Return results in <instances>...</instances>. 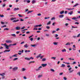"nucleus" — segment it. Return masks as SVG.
Wrapping results in <instances>:
<instances>
[{
    "instance_id": "nucleus-61",
    "label": "nucleus",
    "mask_w": 80,
    "mask_h": 80,
    "mask_svg": "<svg viewBox=\"0 0 80 80\" xmlns=\"http://www.w3.org/2000/svg\"><path fill=\"white\" fill-rule=\"evenodd\" d=\"M63 75V72H61L59 73L60 75Z\"/></svg>"
},
{
    "instance_id": "nucleus-24",
    "label": "nucleus",
    "mask_w": 80,
    "mask_h": 80,
    "mask_svg": "<svg viewBox=\"0 0 80 80\" xmlns=\"http://www.w3.org/2000/svg\"><path fill=\"white\" fill-rule=\"evenodd\" d=\"M19 10V8H15L14 9V11H16V10Z\"/></svg>"
},
{
    "instance_id": "nucleus-11",
    "label": "nucleus",
    "mask_w": 80,
    "mask_h": 80,
    "mask_svg": "<svg viewBox=\"0 0 80 80\" xmlns=\"http://www.w3.org/2000/svg\"><path fill=\"white\" fill-rule=\"evenodd\" d=\"M68 14L69 15H72V14H73V12L72 11H71L70 12H69L68 13Z\"/></svg>"
},
{
    "instance_id": "nucleus-37",
    "label": "nucleus",
    "mask_w": 80,
    "mask_h": 80,
    "mask_svg": "<svg viewBox=\"0 0 80 80\" xmlns=\"http://www.w3.org/2000/svg\"><path fill=\"white\" fill-rule=\"evenodd\" d=\"M54 59V60H55V59H56V57H52V58H51V59Z\"/></svg>"
},
{
    "instance_id": "nucleus-13",
    "label": "nucleus",
    "mask_w": 80,
    "mask_h": 80,
    "mask_svg": "<svg viewBox=\"0 0 80 80\" xmlns=\"http://www.w3.org/2000/svg\"><path fill=\"white\" fill-rule=\"evenodd\" d=\"M17 18H12L11 19V20H16Z\"/></svg>"
},
{
    "instance_id": "nucleus-31",
    "label": "nucleus",
    "mask_w": 80,
    "mask_h": 80,
    "mask_svg": "<svg viewBox=\"0 0 80 80\" xmlns=\"http://www.w3.org/2000/svg\"><path fill=\"white\" fill-rule=\"evenodd\" d=\"M26 1H27V2L28 3H30V0H26Z\"/></svg>"
},
{
    "instance_id": "nucleus-34",
    "label": "nucleus",
    "mask_w": 80,
    "mask_h": 80,
    "mask_svg": "<svg viewBox=\"0 0 80 80\" xmlns=\"http://www.w3.org/2000/svg\"><path fill=\"white\" fill-rule=\"evenodd\" d=\"M0 75H1V76H4L5 75V73H2V74H0Z\"/></svg>"
},
{
    "instance_id": "nucleus-46",
    "label": "nucleus",
    "mask_w": 80,
    "mask_h": 80,
    "mask_svg": "<svg viewBox=\"0 0 80 80\" xmlns=\"http://www.w3.org/2000/svg\"><path fill=\"white\" fill-rule=\"evenodd\" d=\"M48 18H50V17H48V18L45 17L44 18V19H45V20H46V19H48Z\"/></svg>"
},
{
    "instance_id": "nucleus-36",
    "label": "nucleus",
    "mask_w": 80,
    "mask_h": 80,
    "mask_svg": "<svg viewBox=\"0 0 80 80\" xmlns=\"http://www.w3.org/2000/svg\"><path fill=\"white\" fill-rule=\"evenodd\" d=\"M46 60V59L44 58L43 59H42V62H45V61Z\"/></svg>"
},
{
    "instance_id": "nucleus-8",
    "label": "nucleus",
    "mask_w": 80,
    "mask_h": 80,
    "mask_svg": "<svg viewBox=\"0 0 80 80\" xmlns=\"http://www.w3.org/2000/svg\"><path fill=\"white\" fill-rule=\"evenodd\" d=\"M42 56V54H39V55L38 56H37V57H36V58H39V57H40V56Z\"/></svg>"
},
{
    "instance_id": "nucleus-54",
    "label": "nucleus",
    "mask_w": 80,
    "mask_h": 80,
    "mask_svg": "<svg viewBox=\"0 0 80 80\" xmlns=\"http://www.w3.org/2000/svg\"><path fill=\"white\" fill-rule=\"evenodd\" d=\"M77 75H79V76H80V72H78L77 73Z\"/></svg>"
},
{
    "instance_id": "nucleus-22",
    "label": "nucleus",
    "mask_w": 80,
    "mask_h": 80,
    "mask_svg": "<svg viewBox=\"0 0 80 80\" xmlns=\"http://www.w3.org/2000/svg\"><path fill=\"white\" fill-rule=\"evenodd\" d=\"M2 45H4V46L5 47V48H6V46L7 45V44L5 43V44H2Z\"/></svg>"
},
{
    "instance_id": "nucleus-25",
    "label": "nucleus",
    "mask_w": 80,
    "mask_h": 80,
    "mask_svg": "<svg viewBox=\"0 0 80 80\" xmlns=\"http://www.w3.org/2000/svg\"><path fill=\"white\" fill-rule=\"evenodd\" d=\"M53 44H54V45H57L58 44V42H53Z\"/></svg>"
},
{
    "instance_id": "nucleus-64",
    "label": "nucleus",
    "mask_w": 80,
    "mask_h": 80,
    "mask_svg": "<svg viewBox=\"0 0 80 80\" xmlns=\"http://www.w3.org/2000/svg\"><path fill=\"white\" fill-rule=\"evenodd\" d=\"M20 33V31H17L16 32L17 34H18Z\"/></svg>"
},
{
    "instance_id": "nucleus-23",
    "label": "nucleus",
    "mask_w": 80,
    "mask_h": 80,
    "mask_svg": "<svg viewBox=\"0 0 80 80\" xmlns=\"http://www.w3.org/2000/svg\"><path fill=\"white\" fill-rule=\"evenodd\" d=\"M78 5H79V4L77 3L74 6H73V7H77V6H78Z\"/></svg>"
},
{
    "instance_id": "nucleus-2",
    "label": "nucleus",
    "mask_w": 80,
    "mask_h": 80,
    "mask_svg": "<svg viewBox=\"0 0 80 80\" xmlns=\"http://www.w3.org/2000/svg\"><path fill=\"white\" fill-rule=\"evenodd\" d=\"M6 42L8 43H12V41L10 40H7L6 41Z\"/></svg>"
},
{
    "instance_id": "nucleus-14",
    "label": "nucleus",
    "mask_w": 80,
    "mask_h": 80,
    "mask_svg": "<svg viewBox=\"0 0 80 80\" xmlns=\"http://www.w3.org/2000/svg\"><path fill=\"white\" fill-rule=\"evenodd\" d=\"M62 52H67V51L66 50V49H65L64 48L62 50Z\"/></svg>"
},
{
    "instance_id": "nucleus-38",
    "label": "nucleus",
    "mask_w": 80,
    "mask_h": 80,
    "mask_svg": "<svg viewBox=\"0 0 80 80\" xmlns=\"http://www.w3.org/2000/svg\"><path fill=\"white\" fill-rule=\"evenodd\" d=\"M55 18L53 17L51 18V20H55Z\"/></svg>"
},
{
    "instance_id": "nucleus-7",
    "label": "nucleus",
    "mask_w": 80,
    "mask_h": 80,
    "mask_svg": "<svg viewBox=\"0 0 80 80\" xmlns=\"http://www.w3.org/2000/svg\"><path fill=\"white\" fill-rule=\"evenodd\" d=\"M24 47L25 48H28V44H25Z\"/></svg>"
},
{
    "instance_id": "nucleus-20",
    "label": "nucleus",
    "mask_w": 80,
    "mask_h": 80,
    "mask_svg": "<svg viewBox=\"0 0 80 80\" xmlns=\"http://www.w3.org/2000/svg\"><path fill=\"white\" fill-rule=\"evenodd\" d=\"M31 47H37V44H35L34 45L31 44Z\"/></svg>"
},
{
    "instance_id": "nucleus-19",
    "label": "nucleus",
    "mask_w": 80,
    "mask_h": 80,
    "mask_svg": "<svg viewBox=\"0 0 80 80\" xmlns=\"http://www.w3.org/2000/svg\"><path fill=\"white\" fill-rule=\"evenodd\" d=\"M77 18H78V17L77 18L75 17H73V18H72V20H77Z\"/></svg>"
},
{
    "instance_id": "nucleus-33",
    "label": "nucleus",
    "mask_w": 80,
    "mask_h": 80,
    "mask_svg": "<svg viewBox=\"0 0 80 80\" xmlns=\"http://www.w3.org/2000/svg\"><path fill=\"white\" fill-rule=\"evenodd\" d=\"M72 37H73V38H76L77 37V36H76L73 35V36H72Z\"/></svg>"
},
{
    "instance_id": "nucleus-10",
    "label": "nucleus",
    "mask_w": 80,
    "mask_h": 80,
    "mask_svg": "<svg viewBox=\"0 0 80 80\" xmlns=\"http://www.w3.org/2000/svg\"><path fill=\"white\" fill-rule=\"evenodd\" d=\"M26 68H22V72H25V70H26Z\"/></svg>"
},
{
    "instance_id": "nucleus-5",
    "label": "nucleus",
    "mask_w": 80,
    "mask_h": 80,
    "mask_svg": "<svg viewBox=\"0 0 80 80\" xmlns=\"http://www.w3.org/2000/svg\"><path fill=\"white\" fill-rule=\"evenodd\" d=\"M16 30H20V27H17L15 28Z\"/></svg>"
},
{
    "instance_id": "nucleus-58",
    "label": "nucleus",
    "mask_w": 80,
    "mask_h": 80,
    "mask_svg": "<svg viewBox=\"0 0 80 80\" xmlns=\"http://www.w3.org/2000/svg\"><path fill=\"white\" fill-rule=\"evenodd\" d=\"M63 79L64 80H67V78L65 77H63Z\"/></svg>"
},
{
    "instance_id": "nucleus-21",
    "label": "nucleus",
    "mask_w": 80,
    "mask_h": 80,
    "mask_svg": "<svg viewBox=\"0 0 80 80\" xmlns=\"http://www.w3.org/2000/svg\"><path fill=\"white\" fill-rule=\"evenodd\" d=\"M18 21H19V20L17 19L16 20H13L12 21V22H14L15 23V22H18Z\"/></svg>"
},
{
    "instance_id": "nucleus-55",
    "label": "nucleus",
    "mask_w": 80,
    "mask_h": 80,
    "mask_svg": "<svg viewBox=\"0 0 80 80\" xmlns=\"http://www.w3.org/2000/svg\"><path fill=\"white\" fill-rule=\"evenodd\" d=\"M80 33L77 36V37L78 38V37H80Z\"/></svg>"
},
{
    "instance_id": "nucleus-39",
    "label": "nucleus",
    "mask_w": 80,
    "mask_h": 80,
    "mask_svg": "<svg viewBox=\"0 0 80 80\" xmlns=\"http://www.w3.org/2000/svg\"><path fill=\"white\" fill-rule=\"evenodd\" d=\"M46 36L47 37H49V36H50V34H46Z\"/></svg>"
},
{
    "instance_id": "nucleus-53",
    "label": "nucleus",
    "mask_w": 80,
    "mask_h": 80,
    "mask_svg": "<svg viewBox=\"0 0 80 80\" xmlns=\"http://www.w3.org/2000/svg\"><path fill=\"white\" fill-rule=\"evenodd\" d=\"M0 17H1V18H2V17H4V15H3V14H2V15H1L0 16Z\"/></svg>"
},
{
    "instance_id": "nucleus-17",
    "label": "nucleus",
    "mask_w": 80,
    "mask_h": 80,
    "mask_svg": "<svg viewBox=\"0 0 80 80\" xmlns=\"http://www.w3.org/2000/svg\"><path fill=\"white\" fill-rule=\"evenodd\" d=\"M17 54H15L14 55H13L12 56V57H17Z\"/></svg>"
},
{
    "instance_id": "nucleus-12",
    "label": "nucleus",
    "mask_w": 80,
    "mask_h": 80,
    "mask_svg": "<svg viewBox=\"0 0 80 80\" xmlns=\"http://www.w3.org/2000/svg\"><path fill=\"white\" fill-rule=\"evenodd\" d=\"M36 2V0H32V4L35 3Z\"/></svg>"
},
{
    "instance_id": "nucleus-52",
    "label": "nucleus",
    "mask_w": 80,
    "mask_h": 80,
    "mask_svg": "<svg viewBox=\"0 0 80 80\" xmlns=\"http://www.w3.org/2000/svg\"><path fill=\"white\" fill-rule=\"evenodd\" d=\"M42 77V75H39L38 76V78H40V77Z\"/></svg>"
},
{
    "instance_id": "nucleus-62",
    "label": "nucleus",
    "mask_w": 80,
    "mask_h": 80,
    "mask_svg": "<svg viewBox=\"0 0 80 80\" xmlns=\"http://www.w3.org/2000/svg\"><path fill=\"white\" fill-rule=\"evenodd\" d=\"M42 30V28H38V30Z\"/></svg>"
},
{
    "instance_id": "nucleus-3",
    "label": "nucleus",
    "mask_w": 80,
    "mask_h": 80,
    "mask_svg": "<svg viewBox=\"0 0 80 80\" xmlns=\"http://www.w3.org/2000/svg\"><path fill=\"white\" fill-rule=\"evenodd\" d=\"M42 68V66H40L37 69H36L35 70L36 71H39V70H41V68Z\"/></svg>"
},
{
    "instance_id": "nucleus-42",
    "label": "nucleus",
    "mask_w": 80,
    "mask_h": 80,
    "mask_svg": "<svg viewBox=\"0 0 80 80\" xmlns=\"http://www.w3.org/2000/svg\"><path fill=\"white\" fill-rule=\"evenodd\" d=\"M55 24H56V22H53L52 24V25H53V26H55Z\"/></svg>"
},
{
    "instance_id": "nucleus-45",
    "label": "nucleus",
    "mask_w": 80,
    "mask_h": 80,
    "mask_svg": "<svg viewBox=\"0 0 80 80\" xmlns=\"http://www.w3.org/2000/svg\"><path fill=\"white\" fill-rule=\"evenodd\" d=\"M74 71V70H72L71 71H70L69 72V73H72V72H73Z\"/></svg>"
},
{
    "instance_id": "nucleus-47",
    "label": "nucleus",
    "mask_w": 80,
    "mask_h": 80,
    "mask_svg": "<svg viewBox=\"0 0 80 80\" xmlns=\"http://www.w3.org/2000/svg\"><path fill=\"white\" fill-rule=\"evenodd\" d=\"M25 28V26H24V27H22V28H21V30H23V29H24V28Z\"/></svg>"
},
{
    "instance_id": "nucleus-44",
    "label": "nucleus",
    "mask_w": 80,
    "mask_h": 80,
    "mask_svg": "<svg viewBox=\"0 0 80 80\" xmlns=\"http://www.w3.org/2000/svg\"><path fill=\"white\" fill-rule=\"evenodd\" d=\"M41 15H42V14L40 13H39L37 14V15L38 16H41Z\"/></svg>"
},
{
    "instance_id": "nucleus-59",
    "label": "nucleus",
    "mask_w": 80,
    "mask_h": 80,
    "mask_svg": "<svg viewBox=\"0 0 80 80\" xmlns=\"http://www.w3.org/2000/svg\"><path fill=\"white\" fill-rule=\"evenodd\" d=\"M2 80H3V79L5 78V76H2Z\"/></svg>"
},
{
    "instance_id": "nucleus-32",
    "label": "nucleus",
    "mask_w": 80,
    "mask_h": 80,
    "mask_svg": "<svg viewBox=\"0 0 80 80\" xmlns=\"http://www.w3.org/2000/svg\"><path fill=\"white\" fill-rule=\"evenodd\" d=\"M30 52V50L27 51V50H26L25 51V53H27V52Z\"/></svg>"
},
{
    "instance_id": "nucleus-60",
    "label": "nucleus",
    "mask_w": 80,
    "mask_h": 80,
    "mask_svg": "<svg viewBox=\"0 0 80 80\" xmlns=\"http://www.w3.org/2000/svg\"><path fill=\"white\" fill-rule=\"evenodd\" d=\"M46 28L47 29H49L50 28V27H49V26H47L46 27Z\"/></svg>"
},
{
    "instance_id": "nucleus-15",
    "label": "nucleus",
    "mask_w": 80,
    "mask_h": 80,
    "mask_svg": "<svg viewBox=\"0 0 80 80\" xmlns=\"http://www.w3.org/2000/svg\"><path fill=\"white\" fill-rule=\"evenodd\" d=\"M64 13V11L63 10L60 12V14H62Z\"/></svg>"
},
{
    "instance_id": "nucleus-40",
    "label": "nucleus",
    "mask_w": 80,
    "mask_h": 80,
    "mask_svg": "<svg viewBox=\"0 0 80 80\" xmlns=\"http://www.w3.org/2000/svg\"><path fill=\"white\" fill-rule=\"evenodd\" d=\"M51 72H55V70H54V69H51Z\"/></svg>"
},
{
    "instance_id": "nucleus-35",
    "label": "nucleus",
    "mask_w": 80,
    "mask_h": 80,
    "mask_svg": "<svg viewBox=\"0 0 80 80\" xmlns=\"http://www.w3.org/2000/svg\"><path fill=\"white\" fill-rule=\"evenodd\" d=\"M9 30V29L7 28H4V30Z\"/></svg>"
},
{
    "instance_id": "nucleus-27",
    "label": "nucleus",
    "mask_w": 80,
    "mask_h": 80,
    "mask_svg": "<svg viewBox=\"0 0 80 80\" xmlns=\"http://www.w3.org/2000/svg\"><path fill=\"white\" fill-rule=\"evenodd\" d=\"M11 36H13V37H16V35L15 34H11Z\"/></svg>"
},
{
    "instance_id": "nucleus-18",
    "label": "nucleus",
    "mask_w": 80,
    "mask_h": 80,
    "mask_svg": "<svg viewBox=\"0 0 80 80\" xmlns=\"http://www.w3.org/2000/svg\"><path fill=\"white\" fill-rule=\"evenodd\" d=\"M25 59L27 60H30V59L28 58H25Z\"/></svg>"
},
{
    "instance_id": "nucleus-57",
    "label": "nucleus",
    "mask_w": 80,
    "mask_h": 80,
    "mask_svg": "<svg viewBox=\"0 0 80 80\" xmlns=\"http://www.w3.org/2000/svg\"><path fill=\"white\" fill-rule=\"evenodd\" d=\"M2 28H3V27H7V26L6 25H5L4 26H3L2 27Z\"/></svg>"
},
{
    "instance_id": "nucleus-1",
    "label": "nucleus",
    "mask_w": 80,
    "mask_h": 80,
    "mask_svg": "<svg viewBox=\"0 0 80 80\" xmlns=\"http://www.w3.org/2000/svg\"><path fill=\"white\" fill-rule=\"evenodd\" d=\"M12 45V44H10L9 45H8L6 44V49H7V50H8L9 49V48L8 47H11V46Z\"/></svg>"
},
{
    "instance_id": "nucleus-41",
    "label": "nucleus",
    "mask_w": 80,
    "mask_h": 80,
    "mask_svg": "<svg viewBox=\"0 0 80 80\" xmlns=\"http://www.w3.org/2000/svg\"><path fill=\"white\" fill-rule=\"evenodd\" d=\"M44 57V56H41L40 57V58H41V59H42V58H43V57Z\"/></svg>"
},
{
    "instance_id": "nucleus-63",
    "label": "nucleus",
    "mask_w": 80,
    "mask_h": 80,
    "mask_svg": "<svg viewBox=\"0 0 80 80\" xmlns=\"http://www.w3.org/2000/svg\"><path fill=\"white\" fill-rule=\"evenodd\" d=\"M55 37H57L58 36V35L57 34H55Z\"/></svg>"
},
{
    "instance_id": "nucleus-4",
    "label": "nucleus",
    "mask_w": 80,
    "mask_h": 80,
    "mask_svg": "<svg viewBox=\"0 0 80 80\" xmlns=\"http://www.w3.org/2000/svg\"><path fill=\"white\" fill-rule=\"evenodd\" d=\"M18 69V67H15L14 68H13V70L14 71H15V70H17Z\"/></svg>"
},
{
    "instance_id": "nucleus-50",
    "label": "nucleus",
    "mask_w": 80,
    "mask_h": 80,
    "mask_svg": "<svg viewBox=\"0 0 80 80\" xmlns=\"http://www.w3.org/2000/svg\"><path fill=\"white\" fill-rule=\"evenodd\" d=\"M38 27V25H36L34 26V27H35V28H37V27Z\"/></svg>"
},
{
    "instance_id": "nucleus-9",
    "label": "nucleus",
    "mask_w": 80,
    "mask_h": 80,
    "mask_svg": "<svg viewBox=\"0 0 80 80\" xmlns=\"http://www.w3.org/2000/svg\"><path fill=\"white\" fill-rule=\"evenodd\" d=\"M64 17V15H61L59 16V18H63Z\"/></svg>"
},
{
    "instance_id": "nucleus-48",
    "label": "nucleus",
    "mask_w": 80,
    "mask_h": 80,
    "mask_svg": "<svg viewBox=\"0 0 80 80\" xmlns=\"http://www.w3.org/2000/svg\"><path fill=\"white\" fill-rule=\"evenodd\" d=\"M33 30H38V28H34L33 29Z\"/></svg>"
},
{
    "instance_id": "nucleus-26",
    "label": "nucleus",
    "mask_w": 80,
    "mask_h": 80,
    "mask_svg": "<svg viewBox=\"0 0 80 80\" xmlns=\"http://www.w3.org/2000/svg\"><path fill=\"white\" fill-rule=\"evenodd\" d=\"M65 67V65L63 64H62V66H61V67Z\"/></svg>"
},
{
    "instance_id": "nucleus-30",
    "label": "nucleus",
    "mask_w": 80,
    "mask_h": 80,
    "mask_svg": "<svg viewBox=\"0 0 80 80\" xmlns=\"http://www.w3.org/2000/svg\"><path fill=\"white\" fill-rule=\"evenodd\" d=\"M19 52H20V53H23V50H22L21 51V50H20L18 51Z\"/></svg>"
},
{
    "instance_id": "nucleus-43",
    "label": "nucleus",
    "mask_w": 80,
    "mask_h": 80,
    "mask_svg": "<svg viewBox=\"0 0 80 80\" xmlns=\"http://www.w3.org/2000/svg\"><path fill=\"white\" fill-rule=\"evenodd\" d=\"M30 40H31V42H32V41L33 40V38H30Z\"/></svg>"
},
{
    "instance_id": "nucleus-29",
    "label": "nucleus",
    "mask_w": 80,
    "mask_h": 80,
    "mask_svg": "<svg viewBox=\"0 0 80 80\" xmlns=\"http://www.w3.org/2000/svg\"><path fill=\"white\" fill-rule=\"evenodd\" d=\"M18 60V58H15L13 59V61H15V60Z\"/></svg>"
},
{
    "instance_id": "nucleus-56",
    "label": "nucleus",
    "mask_w": 80,
    "mask_h": 80,
    "mask_svg": "<svg viewBox=\"0 0 80 80\" xmlns=\"http://www.w3.org/2000/svg\"><path fill=\"white\" fill-rule=\"evenodd\" d=\"M56 32V31H53L52 32V33H55Z\"/></svg>"
},
{
    "instance_id": "nucleus-28",
    "label": "nucleus",
    "mask_w": 80,
    "mask_h": 80,
    "mask_svg": "<svg viewBox=\"0 0 80 80\" xmlns=\"http://www.w3.org/2000/svg\"><path fill=\"white\" fill-rule=\"evenodd\" d=\"M51 23V21H49L47 23V25H50Z\"/></svg>"
},
{
    "instance_id": "nucleus-6",
    "label": "nucleus",
    "mask_w": 80,
    "mask_h": 80,
    "mask_svg": "<svg viewBox=\"0 0 80 80\" xmlns=\"http://www.w3.org/2000/svg\"><path fill=\"white\" fill-rule=\"evenodd\" d=\"M47 65V64H42V66L43 67H46Z\"/></svg>"
},
{
    "instance_id": "nucleus-51",
    "label": "nucleus",
    "mask_w": 80,
    "mask_h": 80,
    "mask_svg": "<svg viewBox=\"0 0 80 80\" xmlns=\"http://www.w3.org/2000/svg\"><path fill=\"white\" fill-rule=\"evenodd\" d=\"M35 61H30L29 62V63H34Z\"/></svg>"
},
{
    "instance_id": "nucleus-49",
    "label": "nucleus",
    "mask_w": 80,
    "mask_h": 80,
    "mask_svg": "<svg viewBox=\"0 0 80 80\" xmlns=\"http://www.w3.org/2000/svg\"><path fill=\"white\" fill-rule=\"evenodd\" d=\"M18 15L19 16V17H23V16L21 15L20 14H18Z\"/></svg>"
},
{
    "instance_id": "nucleus-16",
    "label": "nucleus",
    "mask_w": 80,
    "mask_h": 80,
    "mask_svg": "<svg viewBox=\"0 0 80 80\" xmlns=\"http://www.w3.org/2000/svg\"><path fill=\"white\" fill-rule=\"evenodd\" d=\"M65 45L66 46H67V45H70V43L68 42L65 44Z\"/></svg>"
}]
</instances>
